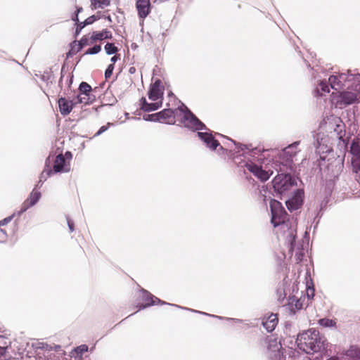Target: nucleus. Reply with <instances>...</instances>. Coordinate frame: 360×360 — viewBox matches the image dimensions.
<instances>
[{
	"instance_id": "obj_1",
	"label": "nucleus",
	"mask_w": 360,
	"mask_h": 360,
	"mask_svg": "<svg viewBox=\"0 0 360 360\" xmlns=\"http://www.w3.org/2000/svg\"><path fill=\"white\" fill-rule=\"evenodd\" d=\"M330 87L334 90L330 96L332 104L335 108H342L357 100L360 81L354 75L347 76L345 73L331 75L328 82L322 80L319 82L315 90L316 94L323 96L330 92Z\"/></svg>"
},
{
	"instance_id": "obj_2",
	"label": "nucleus",
	"mask_w": 360,
	"mask_h": 360,
	"mask_svg": "<svg viewBox=\"0 0 360 360\" xmlns=\"http://www.w3.org/2000/svg\"><path fill=\"white\" fill-rule=\"evenodd\" d=\"M326 339L319 330L310 328L299 333L296 340L298 347L307 354H314L324 349Z\"/></svg>"
},
{
	"instance_id": "obj_3",
	"label": "nucleus",
	"mask_w": 360,
	"mask_h": 360,
	"mask_svg": "<svg viewBox=\"0 0 360 360\" xmlns=\"http://www.w3.org/2000/svg\"><path fill=\"white\" fill-rule=\"evenodd\" d=\"M267 355L269 360H286L283 359L281 344L276 338L268 339ZM304 356L295 351H291L288 360H304Z\"/></svg>"
},
{
	"instance_id": "obj_4",
	"label": "nucleus",
	"mask_w": 360,
	"mask_h": 360,
	"mask_svg": "<svg viewBox=\"0 0 360 360\" xmlns=\"http://www.w3.org/2000/svg\"><path fill=\"white\" fill-rule=\"evenodd\" d=\"M295 184V179L289 174H278L272 181L274 191L280 195H284Z\"/></svg>"
},
{
	"instance_id": "obj_5",
	"label": "nucleus",
	"mask_w": 360,
	"mask_h": 360,
	"mask_svg": "<svg viewBox=\"0 0 360 360\" xmlns=\"http://www.w3.org/2000/svg\"><path fill=\"white\" fill-rule=\"evenodd\" d=\"M271 212V224L276 227L285 222L288 214L281 203L276 200H271L270 202Z\"/></svg>"
},
{
	"instance_id": "obj_6",
	"label": "nucleus",
	"mask_w": 360,
	"mask_h": 360,
	"mask_svg": "<svg viewBox=\"0 0 360 360\" xmlns=\"http://www.w3.org/2000/svg\"><path fill=\"white\" fill-rule=\"evenodd\" d=\"M182 122L185 127L193 131L207 130L206 126L188 108L184 112Z\"/></svg>"
},
{
	"instance_id": "obj_7",
	"label": "nucleus",
	"mask_w": 360,
	"mask_h": 360,
	"mask_svg": "<svg viewBox=\"0 0 360 360\" xmlns=\"http://www.w3.org/2000/svg\"><path fill=\"white\" fill-rule=\"evenodd\" d=\"M141 300L145 302L144 304H141L139 306V309H145L148 307H150L151 305H154L156 304H168V305H172L178 308H181L179 305L176 304H171L169 303H167L164 301L160 300L159 298L155 297L152 294H150L148 291L146 290H141Z\"/></svg>"
},
{
	"instance_id": "obj_8",
	"label": "nucleus",
	"mask_w": 360,
	"mask_h": 360,
	"mask_svg": "<svg viewBox=\"0 0 360 360\" xmlns=\"http://www.w3.org/2000/svg\"><path fill=\"white\" fill-rule=\"evenodd\" d=\"M304 192L302 190L297 189L293 196L285 201L286 206L290 212L298 210L303 203Z\"/></svg>"
},
{
	"instance_id": "obj_9",
	"label": "nucleus",
	"mask_w": 360,
	"mask_h": 360,
	"mask_svg": "<svg viewBox=\"0 0 360 360\" xmlns=\"http://www.w3.org/2000/svg\"><path fill=\"white\" fill-rule=\"evenodd\" d=\"M246 168L252 173L256 177H257L262 181H267L270 176L272 174H269L268 172L264 170L262 167L258 166L252 162H248L245 164Z\"/></svg>"
},
{
	"instance_id": "obj_10",
	"label": "nucleus",
	"mask_w": 360,
	"mask_h": 360,
	"mask_svg": "<svg viewBox=\"0 0 360 360\" xmlns=\"http://www.w3.org/2000/svg\"><path fill=\"white\" fill-rule=\"evenodd\" d=\"M41 193L35 191V188L31 192L29 198L24 201L22 204L20 210L18 212V215L20 216L25 211H27L30 207L34 206L40 199Z\"/></svg>"
},
{
	"instance_id": "obj_11",
	"label": "nucleus",
	"mask_w": 360,
	"mask_h": 360,
	"mask_svg": "<svg viewBox=\"0 0 360 360\" xmlns=\"http://www.w3.org/2000/svg\"><path fill=\"white\" fill-rule=\"evenodd\" d=\"M299 144L300 141H295L285 147L280 153L281 158H282L286 162H292L293 158L298 152L297 146Z\"/></svg>"
},
{
	"instance_id": "obj_12",
	"label": "nucleus",
	"mask_w": 360,
	"mask_h": 360,
	"mask_svg": "<svg viewBox=\"0 0 360 360\" xmlns=\"http://www.w3.org/2000/svg\"><path fill=\"white\" fill-rule=\"evenodd\" d=\"M162 82L158 79L151 84L149 91L148 98L153 101L162 99L163 96V89L161 86Z\"/></svg>"
},
{
	"instance_id": "obj_13",
	"label": "nucleus",
	"mask_w": 360,
	"mask_h": 360,
	"mask_svg": "<svg viewBox=\"0 0 360 360\" xmlns=\"http://www.w3.org/2000/svg\"><path fill=\"white\" fill-rule=\"evenodd\" d=\"M197 136L205 143L207 148L212 150H215L219 146V141L214 138L212 133L207 131H198Z\"/></svg>"
},
{
	"instance_id": "obj_14",
	"label": "nucleus",
	"mask_w": 360,
	"mask_h": 360,
	"mask_svg": "<svg viewBox=\"0 0 360 360\" xmlns=\"http://www.w3.org/2000/svg\"><path fill=\"white\" fill-rule=\"evenodd\" d=\"M350 151L354 156L352 165L355 172H358L360 170V143L354 140L350 146Z\"/></svg>"
},
{
	"instance_id": "obj_15",
	"label": "nucleus",
	"mask_w": 360,
	"mask_h": 360,
	"mask_svg": "<svg viewBox=\"0 0 360 360\" xmlns=\"http://www.w3.org/2000/svg\"><path fill=\"white\" fill-rule=\"evenodd\" d=\"M53 174L58 172H68L70 170L69 165L66 164L65 158L62 154L56 156L53 167Z\"/></svg>"
},
{
	"instance_id": "obj_16",
	"label": "nucleus",
	"mask_w": 360,
	"mask_h": 360,
	"mask_svg": "<svg viewBox=\"0 0 360 360\" xmlns=\"http://www.w3.org/2000/svg\"><path fill=\"white\" fill-rule=\"evenodd\" d=\"M58 103L60 112L63 116L69 115L75 105L74 101L68 100L65 97H60L58 101Z\"/></svg>"
},
{
	"instance_id": "obj_17",
	"label": "nucleus",
	"mask_w": 360,
	"mask_h": 360,
	"mask_svg": "<svg viewBox=\"0 0 360 360\" xmlns=\"http://www.w3.org/2000/svg\"><path fill=\"white\" fill-rule=\"evenodd\" d=\"M136 7L139 18L143 19L148 16L150 11V0H137Z\"/></svg>"
},
{
	"instance_id": "obj_18",
	"label": "nucleus",
	"mask_w": 360,
	"mask_h": 360,
	"mask_svg": "<svg viewBox=\"0 0 360 360\" xmlns=\"http://www.w3.org/2000/svg\"><path fill=\"white\" fill-rule=\"evenodd\" d=\"M158 122L169 124H173L175 122L174 110L170 108L164 109L158 112Z\"/></svg>"
},
{
	"instance_id": "obj_19",
	"label": "nucleus",
	"mask_w": 360,
	"mask_h": 360,
	"mask_svg": "<svg viewBox=\"0 0 360 360\" xmlns=\"http://www.w3.org/2000/svg\"><path fill=\"white\" fill-rule=\"evenodd\" d=\"M141 109L145 112H151L158 110L162 106V100L159 102L148 103L146 98L142 97L140 100Z\"/></svg>"
},
{
	"instance_id": "obj_20",
	"label": "nucleus",
	"mask_w": 360,
	"mask_h": 360,
	"mask_svg": "<svg viewBox=\"0 0 360 360\" xmlns=\"http://www.w3.org/2000/svg\"><path fill=\"white\" fill-rule=\"evenodd\" d=\"M278 318L276 314H270L264 321H262V325L267 332H272L278 324Z\"/></svg>"
},
{
	"instance_id": "obj_21",
	"label": "nucleus",
	"mask_w": 360,
	"mask_h": 360,
	"mask_svg": "<svg viewBox=\"0 0 360 360\" xmlns=\"http://www.w3.org/2000/svg\"><path fill=\"white\" fill-rule=\"evenodd\" d=\"M287 305L292 314H295L297 311L302 308V303L300 300L295 299V296L289 297Z\"/></svg>"
},
{
	"instance_id": "obj_22",
	"label": "nucleus",
	"mask_w": 360,
	"mask_h": 360,
	"mask_svg": "<svg viewBox=\"0 0 360 360\" xmlns=\"http://www.w3.org/2000/svg\"><path fill=\"white\" fill-rule=\"evenodd\" d=\"M231 141H232L238 148V152L240 150L243 151L244 150H250V155L252 156H254L257 153H260L264 152L265 150L264 148H260L258 147L255 148H251V145H245L242 143H236L234 141L230 139Z\"/></svg>"
},
{
	"instance_id": "obj_23",
	"label": "nucleus",
	"mask_w": 360,
	"mask_h": 360,
	"mask_svg": "<svg viewBox=\"0 0 360 360\" xmlns=\"http://www.w3.org/2000/svg\"><path fill=\"white\" fill-rule=\"evenodd\" d=\"M112 32L108 30L105 29L101 32H94L92 33L91 39L93 41H102L105 39H112Z\"/></svg>"
},
{
	"instance_id": "obj_24",
	"label": "nucleus",
	"mask_w": 360,
	"mask_h": 360,
	"mask_svg": "<svg viewBox=\"0 0 360 360\" xmlns=\"http://www.w3.org/2000/svg\"><path fill=\"white\" fill-rule=\"evenodd\" d=\"M11 342L4 336L0 335V360H9V359H2V357H4L6 352L10 345Z\"/></svg>"
},
{
	"instance_id": "obj_25",
	"label": "nucleus",
	"mask_w": 360,
	"mask_h": 360,
	"mask_svg": "<svg viewBox=\"0 0 360 360\" xmlns=\"http://www.w3.org/2000/svg\"><path fill=\"white\" fill-rule=\"evenodd\" d=\"M47 167V163L46 162V167L40 174L39 180L36 185L37 187H41L47 178L53 174V171L51 169L46 168Z\"/></svg>"
},
{
	"instance_id": "obj_26",
	"label": "nucleus",
	"mask_w": 360,
	"mask_h": 360,
	"mask_svg": "<svg viewBox=\"0 0 360 360\" xmlns=\"http://www.w3.org/2000/svg\"><path fill=\"white\" fill-rule=\"evenodd\" d=\"M95 99V96H89V98L85 97L84 95L79 94L77 95L76 97L72 100L75 105L77 103H84L85 105L91 103Z\"/></svg>"
},
{
	"instance_id": "obj_27",
	"label": "nucleus",
	"mask_w": 360,
	"mask_h": 360,
	"mask_svg": "<svg viewBox=\"0 0 360 360\" xmlns=\"http://www.w3.org/2000/svg\"><path fill=\"white\" fill-rule=\"evenodd\" d=\"M91 86L85 82H81L79 86V93H81V94L84 95L86 98H89V96H92L91 95Z\"/></svg>"
},
{
	"instance_id": "obj_28",
	"label": "nucleus",
	"mask_w": 360,
	"mask_h": 360,
	"mask_svg": "<svg viewBox=\"0 0 360 360\" xmlns=\"http://www.w3.org/2000/svg\"><path fill=\"white\" fill-rule=\"evenodd\" d=\"M91 3L95 8L96 7L103 8L104 6H108L110 1L108 0H91Z\"/></svg>"
},
{
	"instance_id": "obj_29",
	"label": "nucleus",
	"mask_w": 360,
	"mask_h": 360,
	"mask_svg": "<svg viewBox=\"0 0 360 360\" xmlns=\"http://www.w3.org/2000/svg\"><path fill=\"white\" fill-rule=\"evenodd\" d=\"M104 49L108 55L115 54L118 51L117 47L113 43H107Z\"/></svg>"
},
{
	"instance_id": "obj_30",
	"label": "nucleus",
	"mask_w": 360,
	"mask_h": 360,
	"mask_svg": "<svg viewBox=\"0 0 360 360\" xmlns=\"http://www.w3.org/2000/svg\"><path fill=\"white\" fill-rule=\"evenodd\" d=\"M319 323L320 324V326L326 328L333 327L335 325V322L333 320L326 318L319 319Z\"/></svg>"
},
{
	"instance_id": "obj_31",
	"label": "nucleus",
	"mask_w": 360,
	"mask_h": 360,
	"mask_svg": "<svg viewBox=\"0 0 360 360\" xmlns=\"http://www.w3.org/2000/svg\"><path fill=\"white\" fill-rule=\"evenodd\" d=\"M54 349L56 352L62 351L61 346L59 345H55V344H47L44 342V349L45 351H51Z\"/></svg>"
},
{
	"instance_id": "obj_32",
	"label": "nucleus",
	"mask_w": 360,
	"mask_h": 360,
	"mask_svg": "<svg viewBox=\"0 0 360 360\" xmlns=\"http://www.w3.org/2000/svg\"><path fill=\"white\" fill-rule=\"evenodd\" d=\"M101 50V46L100 45H94L93 47L89 49L85 54L94 55L99 53Z\"/></svg>"
},
{
	"instance_id": "obj_33",
	"label": "nucleus",
	"mask_w": 360,
	"mask_h": 360,
	"mask_svg": "<svg viewBox=\"0 0 360 360\" xmlns=\"http://www.w3.org/2000/svg\"><path fill=\"white\" fill-rule=\"evenodd\" d=\"M98 17L96 16L95 15H93L89 18H87L84 22H83V26H86L89 25L93 24L95 21L98 20Z\"/></svg>"
},
{
	"instance_id": "obj_34",
	"label": "nucleus",
	"mask_w": 360,
	"mask_h": 360,
	"mask_svg": "<svg viewBox=\"0 0 360 360\" xmlns=\"http://www.w3.org/2000/svg\"><path fill=\"white\" fill-rule=\"evenodd\" d=\"M143 119L146 121H152V122H158V120H159L158 116V112L151 114V115H146L143 116Z\"/></svg>"
},
{
	"instance_id": "obj_35",
	"label": "nucleus",
	"mask_w": 360,
	"mask_h": 360,
	"mask_svg": "<svg viewBox=\"0 0 360 360\" xmlns=\"http://www.w3.org/2000/svg\"><path fill=\"white\" fill-rule=\"evenodd\" d=\"M88 347L85 345H80L79 347H77L75 349L74 352L76 353L77 355H82L84 352H87Z\"/></svg>"
},
{
	"instance_id": "obj_36",
	"label": "nucleus",
	"mask_w": 360,
	"mask_h": 360,
	"mask_svg": "<svg viewBox=\"0 0 360 360\" xmlns=\"http://www.w3.org/2000/svg\"><path fill=\"white\" fill-rule=\"evenodd\" d=\"M277 294L278 296V301L283 302L284 299L285 298L286 293L284 288H280L277 290Z\"/></svg>"
},
{
	"instance_id": "obj_37",
	"label": "nucleus",
	"mask_w": 360,
	"mask_h": 360,
	"mask_svg": "<svg viewBox=\"0 0 360 360\" xmlns=\"http://www.w3.org/2000/svg\"><path fill=\"white\" fill-rule=\"evenodd\" d=\"M114 64H110L107 69L105 71V79H108L111 77L113 70H114Z\"/></svg>"
},
{
	"instance_id": "obj_38",
	"label": "nucleus",
	"mask_w": 360,
	"mask_h": 360,
	"mask_svg": "<svg viewBox=\"0 0 360 360\" xmlns=\"http://www.w3.org/2000/svg\"><path fill=\"white\" fill-rule=\"evenodd\" d=\"M288 240L290 243V250H292L295 243V236L292 233H290L288 238Z\"/></svg>"
},
{
	"instance_id": "obj_39",
	"label": "nucleus",
	"mask_w": 360,
	"mask_h": 360,
	"mask_svg": "<svg viewBox=\"0 0 360 360\" xmlns=\"http://www.w3.org/2000/svg\"><path fill=\"white\" fill-rule=\"evenodd\" d=\"M14 215H15V213L8 217L4 218L3 220H1L0 226H4V225H6L8 223H9L13 218Z\"/></svg>"
},
{
	"instance_id": "obj_40",
	"label": "nucleus",
	"mask_w": 360,
	"mask_h": 360,
	"mask_svg": "<svg viewBox=\"0 0 360 360\" xmlns=\"http://www.w3.org/2000/svg\"><path fill=\"white\" fill-rule=\"evenodd\" d=\"M87 44V39L82 38L80 41H78V48L77 51L81 50L84 46Z\"/></svg>"
},
{
	"instance_id": "obj_41",
	"label": "nucleus",
	"mask_w": 360,
	"mask_h": 360,
	"mask_svg": "<svg viewBox=\"0 0 360 360\" xmlns=\"http://www.w3.org/2000/svg\"><path fill=\"white\" fill-rule=\"evenodd\" d=\"M316 147L319 153H327L330 150L329 149H326L327 146H326V148H323V146H321L319 141H317V146Z\"/></svg>"
},
{
	"instance_id": "obj_42",
	"label": "nucleus",
	"mask_w": 360,
	"mask_h": 360,
	"mask_svg": "<svg viewBox=\"0 0 360 360\" xmlns=\"http://www.w3.org/2000/svg\"><path fill=\"white\" fill-rule=\"evenodd\" d=\"M33 347L37 349H44V342H36L32 344Z\"/></svg>"
},
{
	"instance_id": "obj_43",
	"label": "nucleus",
	"mask_w": 360,
	"mask_h": 360,
	"mask_svg": "<svg viewBox=\"0 0 360 360\" xmlns=\"http://www.w3.org/2000/svg\"><path fill=\"white\" fill-rule=\"evenodd\" d=\"M185 309H187V310H190V309H187V308H184ZM191 311H193V312H195V313H199V314H204V315H207V316H212L213 317H215V318H218L219 319H223L224 318L221 317V316H215V315H210L209 314H207L205 312H202V311H197V310H194V309H191Z\"/></svg>"
},
{
	"instance_id": "obj_44",
	"label": "nucleus",
	"mask_w": 360,
	"mask_h": 360,
	"mask_svg": "<svg viewBox=\"0 0 360 360\" xmlns=\"http://www.w3.org/2000/svg\"><path fill=\"white\" fill-rule=\"evenodd\" d=\"M67 221H68V228L70 229V232H73L75 229H74V223L68 218L67 217Z\"/></svg>"
},
{
	"instance_id": "obj_45",
	"label": "nucleus",
	"mask_w": 360,
	"mask_h": 360,
	"mask_svg": "<svg viewBox=\"0 0 360 360\" xmlns=\"http://www.w3.org/2000/svg\"><path fill=\"white\" fill-rule=\"evenodd\" d=\"M108 129L107 126H102L99 130L96 133L95 136H99Z\"/></svg>"
},
{
	"instance_id": "obj_46",
	"label": "nucleus",
	"mask_w": 360,
	"mask_h": 360,
	"mask_svg": "<svg viewBox=\"0 0 360 360\" xmlns=\"http://www.w3.org/2000/svg\"><path fill=\"white\" fill-rule=\"evenodd\" d=\"M307 297L309 298L313 297L314 295V288H308L307 291Z\"/></svg>"
},
{
	"instance_id": "obj_47",
	"label": "nucleus",
	"mask_w": 360,
	"mask_h": 360,
	"mask_svg": "<svg viewBox=\"0 0 360 360\" xmlns=\"http://www.w3.org/2000/svg\"><path fill=\"white\" fill-rule=\"evenodd\" d=\"M85 26H83V22L77 24L76 34H78Z\"/></svg>"
},
{
	"instance_id": "obj_48",
	"label": "nucleus",
	"mask_w": 360,
	"mask_h": 360,
	"mask_svg": "<svg viewBox=\"0 0 360 360\" xmlns=\"http://www.w3.org/2000/svg\"><path fill=\"white\" fill-rule=\"evenodd\" d=\"M120 58L118 56H114L111 58L110 61L112 63V64H114L115 62L117 61V60Z\"/></svg>"
},
{
	"instance_id": "obj_49",
	"label": "nucleus",
	"mask_w": 360,
	"mask_h": 360,
	"mask_svg": "<svg viewBox=\"0 0 360 360\" xmlns=\"http://www.w3.org/2000/svg\"><path fill=\"white\" fill-rule=\"evenodd\" d=\"M72 20L76 22H79L78 15L77 13H75V15L72 16Z\"/></svg>"
},
{
	"instance_id": "obj_50",
	"label": "nucleus",
	"mask_w": 360,
	"mask_h": 360,
	"mask_svg": "<svg viewBox=\"0 0 360 360\" xmlns=\"http://www.w3.org/2000/svg\"><path fill=\"white\" fill-rule=\"evenodd\" d=\"M135 70H136L135 68L131 67V68H129V72L131 74H133V73H134V72H135Z\"/></svg>"
},
{
	"instance_id": "obj_51",
	"label": "nucleus",
	"mask_w": 360,
	"mask_h": 360,
	"mask_svg": "<svg viewBox=\"0 0 360 360\" xmlns=\"http://www.w3.org/2000/svg\"><path fill=\"white\" fill-rule=\"evenodd\" d=\"M82 11V7H78L77 8V11L75 12V13H77V15Z\"/></svg>"
},
{
	"instance_id": "obj_52",
	"label": "nucleus",
	"mask_w": 360,
	"mask_h": 360,
	"mask_svg": "<svg viewBox=\"0 0 360 360\" xmlns=\"http://www.w3.org/2000/svg\"><path fill=\"white\" fill-rule=\"evenodd\" d=\"M65 156H66L67 158H72V154H71V153H70V152H66V153H65Z\"/></svg>"
},
{
	"instance_id": "obj_53",
	"label": "nucleus",
	"mask_w": 360,
	"mask_h": 360,
	"mask_svg": "<svg viewBox=\"0 0 360 360\" xmlns=\"http://www.w3.org/2000/svg\"><path fill=\"white\" fill-rule=\"evenodd\" d=\"M63 76L62 75V76L60 77V80H59V85H60V84H61V82H62V80H63Z\"/></svg>"
},
{
	"instance_id": "obj_54",
	"label": "nucleus",
	"mask_w": 360,
	"mask_h": 360,
	"mask_svg": "<svg viewBox=\"0 0 360 360\" xmlns=\"http://www.w3.org/2000/svg\"><path fill=\"white\" fill-rule=\"evenodd\" d=\"M0 231L4 234L6 235V232L4 229H0Z\"/></svg>"
},
{
	"instance_id": "obj_55",
	"label": "nucleus",
	"mask_w": 360,
	"mask_h": 360,
	"mask_svg": "<svg viewBox=\"0 0 360 360\" xmlns=\"http://www.w3.org/2000/svg\"><path fill=\"white\" fill-rule=\"evenodd\" d=\"M108 20L109 21H111V18H110V16H108Z\"/></svg>"
},
{
	"instance_id": "obj_56",
	"label": "nucleus",
	"mask_w": 360,
	"mask_h": 360,
	"mask_svg": "<svg viewBox=\"0 0 360 360\" xmlns=\"http://www.w3.org/2000/svg\"><path fill=\"white\" fill-rule=\"evenodd\" d=\"M72 77H70V84H71V83H72Z\"/></svg>"
},
{
	"instance_id": "obj_57",
	"label": "nucleus",
	"mask_w": 360,
	"mask_h": 360,
	"mask_svg": "<svg viewBox=\"0 0 360 360\" xmlns=\"http://www.w3.org/2000/svg\"><path fill=\"white\" fill-rule=\"evenodd\" d=\"M304 360H309L307 356H304Z\"/></svg>"
},
{
	"instance_id": "obj_58",
	"label": "nucleus",
	"mask_w": 360,
	"mask_h": 360,
	"mask_svg": "<svg viewBox=\"0 0 360 360\" xmlns=\"http://www.w3.org/2000/svg\"><path fill=\"white\" fill-rule=\"evenodd\" d=\"M341 127V125H340V124H337V127H338V128H339V127Z\"/></svg>"
},
{
	"instance_id": "obj_59",
	"label": "nucleus",
	"mask_w": 360,
	"mask_h": 360,
	"mask_svg": "<svg viewBox=\"0 0 360 360\" xmlns=\"http://www.w3.org/2000/svg\"><path fill=\"white\" fill-rule=\"evenodd\" d=\"M339 138H340V139H341V138H342V135H340V134H339Z\"/></svg>"
},
{
	"instance_id": "obj_60",
	"label": "nucleus",
	"mask_w": 360,
	"mask_h": 360,
	"mask_svg": "<svg viewBox=\"0 0 360 360\" xmlns=\"http://www.w3.org/2000/svg\"><path fill=\"white\" fill-rule=\"evenodd\" d=\"M359 77H360V75H359Z\"/></svg>"
}]
</instances>
